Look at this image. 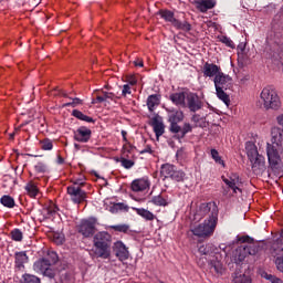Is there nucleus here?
Masks as SVG:
<instances>
[{
  "mask_svg": "<svg viewBox=\"0 0 283 283\" xmlns=\"http://www.w3.org/2000/svg\"><path fill=\"white\" fill-rule=\"evenodd\" d=\"M222 69L213 63L206 62L202 66V74L206 78H216Z\"/></svg>",
  "mask_w": 283,
  "mask_h": 283,
  "instance_id": "f8f14e48",
  "label": "nucleus"
},
{
  "mask_svg": "<svg viewBox=\"0 0 283 283\" xmlns=\"http://www.w3.org/2000/svg\"><path fill=\"white\" fill-rule=\"evenodd\" d=\"M220 42L227 45V48H231V50H235V43L231 40V38H228L226 35H222L220 38Z\"/></svg>",
  "mask_w": 283,
  "mask_h": 283,
  "instance_id": "a18cd8bd",
  "label": "nucleus"
},
{
  "mask_svg": "<svg viewBox=\"0 0 283 283\" xmlns=\"http://www.w3.org/2000/svg\"><path fill=\"white\" fill-rule=\"evenodd\" d=\"M245 151L248 154L249 160H252L253 158H256L260 156V153H258V146H255L253 142H248L245 144Z\"/></svg>",
  "mask_w": 283,
  "mask_h": 283,
  "instance_id": "5701e85b",
  "label": "nucleus"
},
{
  "mask_svg": "<svg viewBox=\"0 0 283 283\" xmlns=\"http://www.w3.org/2000/svg\"><path fill=\"white\" fill-rule=\"evenodd\" d=\"M211 158L217 163V165H222L224 167V160L220 157V153L217 149L212 148L210 150Z\"/></svg>",
  "mask_w": 283,
  "mask_h": 283,
  "instance_id": "ea45409f",
  "label": "nucleus"
},
{
  "mask_svg": "<svg viewBox=\"0 0 283 283\" xmlns=\"http://www.w3.org/2000/svg\"><path fill=\"white\" fill-rule=\"evenodd\" d=\"M151 187V181H149L148 177H143L139 179H135L130 184L132 191H135L136 193L140 191H147Z\"/></svg>",
  "mask_w": 283,
  "mask_h": 283,
  "instance_id": "9b49d317",
  "label": "nucleus"
},
{
  "mask_svg": "<svg viewBox=\"0 0 283 283\" xmlns=\"http://www.w3.org/2000/svg\"><path fill=\"white\" fill-rule=\"evenodd\" d=\"M25 191L31 198H36V195L39 193V188L36 187V185H34V182L30 181L25 186Z\"/></svg>",
  "mask_w": 283,
  "mask_h": 283,
  "instance_id": "e433bc0d",
  "label": "nucleus"
},
{
  "mask_svg": "<svg viewBox=\"0 0 283 283\" xmlns=\"http://www.w3.org/2000/svg\"><path fill=\"white\" fill-rule=\"evenodd\" d=\"M260 99L264 109L277 112L282 108V98H280V94H277V91L273 86H265L260 93Z\"/></svg>",
  "mask_w": 283,
  "mask_h": 283,
  "instance_id": "f03ea898",
  "label": "nucleus"
},
{
  "mask_svg": "<svg viewBox=\"0 0 283 283\" xmlns=\"http://www.w3.org/2000/svg\"><path fill=\"white\" fill-rule=\"evenodd\" d=\"M78 233H82L84 238H92L96 233V219H84L77 226Z\"/></svg>",
  "mask_w": 283,
  "mask_h": 283,
  "instance_id": "20e7f679",
  "label": "nucleus"
},
{
  "mask_svg": "<svg viewBox=\"0 0 283 283\" xmlns=\"http://www.w3.org/2000/svg\"><path fill=\"white\" fill-rule=\"evenodd\" d=\"M72 116H74L75 118H77L78 120H84L85 123H94V118L83 114V112L78 111V109H74L72 112Z\"/></svg>",
  "mask_w": 283,
  "mask_h": 283,
  "instance_id": "f704fd0d",
  "label": "nucleus"
},
{
  "mask_svg": "<svg viewBox=\"0 0 283 283\" xmlns=\"http://www.w3.org/2000/svg\"><path fill=\"white\" fill-rule=\"evenodd\" d=\"M276 123H277V125H280V127H282V129H283V113L280 114L279 116H276Z\"/></svg>",
  "mask_w": 283,
  "mask_h": 283,
  "instance_id": "69168bd1",
  "label": "nucleus"
},
{
  "mask_svg": "<svg viewBox=\"0 0 283 283\" xmlns=\"http://www.w3.org/2000/svg\"><path fill=\"white\" fill-rule=\"evenodd\" d=\"M134 65L136 66V67H143V60H140V59H138L137 61H135L134 62Z\"/></svg>",
  "mask_w": 283,
  "mask_h": 283,
  "instance_id": "338daca9",
  "label": "nucleus"
},
{
  "mask_svg": "<svg viewBox=\"0 0 283 283\" xmlns=\"http://www.w3.org/2000/svg\"><path fill=\"white\" fill-rule=\"evenodd\" d=\"M1 205H3V207H7V209H14L15 202H14V198H12L9 195H4L1 197L0 199Z\"/></svg>",
  "mask_w": 283,
  "mask_h": 283,
  "instance_id": "2f4dec72",
  "label": "nucleus"
},
{
  "mask_svg": "<svg viewBox=\"0 0 283 283\" xmlns=\"http://www.w3.org/2000/svg\"><path fill=\"white\" fill-rule=\"evenodd\" d=\"M94 244L112 247V234L105 231L97 232L94 237Z\"/></svg>",
  "mask_w": 283,
  "mask_h": 283,
  "instance_id": "2eb2a0df",
  "label": "nucleus"
},
{
  "mask_svg": "<svg viewBox=\"0 0 283 283\" xmlns=\"http://www.w3.org/2000/svg\"><path fill=\"white\" fill-rule=\"evenodd\" d=\"M272 255L273 258H276L275 260V265H276V269L277 271H280L281 273H283V255H280V254H273V245H272Z\"/></svg>",
  "mask_w": 283,
  "mask_h": 283,
  "instance_id": "37998d69",
  "label": "nucleus"
},
{
  "mask_svg": "<svg viewBox=\"0 0 283 283\" xmlns=\"http://www.w3.org/2000/svg\"><path fill=\"white\" fill-rule=\"evenodd\" d=\"M272 144L274 147H281L283 149V129L274 127L271 130Z\"/></svg>",
  "mask_w": 283,
  "mask_h": 283,
  "instance_id": "f3484780",
  "label": "nucleus"
},
{
  "mask_svg": "<svg viewBox=\"0 0 283 283\" xmlns=\"http://www.w3.org/2000/svg\"><path fill=\"white\" fill-rule=\"evenodd\" d=\"M67 195L74 205H81V202H85V200H87V192L82 190L78 186H69Z\"/></svg>",
  "mask_w": 283,
  "mask_h": 283,
  "instance_id": "39448f33",
  "label": "nucleus"
},
{
  "mask_svg": "<svg viewBox=\"0 0 283 283\" xmlns=\"http://www.w3.org/2000/svg\"><path fill=\"white\" fill-rule=\"evenodd\" d=\"M134 211H136L137 216H140L142 218H144V220H156V216L154 214V212L145 209V208H133Z\"/></svg>",
  "mask_w": 283,
  "mask_h": 283,
  "instance_id": "a878e982",
  "label": "nucleus"
},
{
  "mask_svg": "<svg viewBox=\"0 0 283 283\" xmlns=\"http://www.w3.org/2000/svg\"><path fill=\"white\" fill-rule=\"evenodd\" d=\"M94 255L95 258H102V260H108L109 255H112V245H99L94 244Z\"/></svg>",
  "mask_w": 283,
  "mask_h": 283,
  "instance_id": "dca6fc26",
  "label": "nucleus"
},
{
  "mask_svg": "<svg viewBox=\"0 0 283 283\" xmlns=\"http://www.w3.org/2000/svg\"><path fill=\"white\" fill-rule=\"evenodd\" d=\"M11 240L14 242H21L23 240V232L20 229H13L11 231Z\"/></svg>",
  "mask_w": 283,
  "mask_h": 283,
  "instance_id": "a19ab883",
  "label": "nucleus"
},
{
  "mask_svg": "<svg viewBox=\"0 0 283 283\" xmlns=\"http://www.w3.org/2000/svg\"><path fill=\"white\" fill-rule=\"evenodd\" d=\"M23 283H41V279H39L36 275L24 274Z\"/></svg>",
  "mask_w": 283,
  "mask_h": 283,
  "instance_id": "c03bdc74",
  "label": "nucleus"
},
{
  "mask_svg": "<svg viewBox=\"0 0 283 283\" xmlns=\"http://www.w3.org/2000/svg\"><path fill=\"white\" fill-rule=\"evenodd\" d=\"M81 103H83V101H81L78 97H75L72 99L71 105L72 107H76V105H81Z\"/></svg>",
  "mask_w": 283,
  "mask_h": 283,
  "instance_id": "0e129e2a",
  "label": "nucleus"
},
{
  "mask_svg": "<svg viewBox=\"0 0 283 283\" xmlns=\"http://www.w3.org/2000/svg\"><path fill=\"white\" fill-rule=\"evenodd\" d=\"M122 167H124L125 169H132L134 167V161L130 159H125L123 158L120 160Z\"/></svg>",
  "mask_w": 283,
  "mask_h": 283,
  "instance_id": "13d9d810",
  "label": "nucleus"
},
{
  "mask_svg": "<svg viewBox=\"0 0 283 283\" xmlns=\"http://www.w3.org/2000/svg\"><path fill=\"white\" fill-rule=\"evenodd\" d=\"M262 277H264V280H268L271 283H283L282 279H277L276 276H274L273 274H269V273H263Z\"/></svg>",
  "mask_w": 283,
  "mask_h": 283,
  "instance_id": "49530a36",
  "label": "nucleus"
},
{
  "mask_svg": "<svg viewBox=\"0 0 283 283\" xmlns=\"http://www.w3.org/2000/svg\"><path fill=\"white\" fill-rule=\"evenodd\" d=\"M224 185H227V187H229V189L233 190V193H242V189H240V187H242V181H240V176L235 172H230L227 177L222 176L221 177Z\"/></svg>",
  "mask_w": 283,
  "mask_h": 283,
  "instance_id": "423d86ee",
  "label": "nucleus"
},
{
  "mask_svg": "<svg viewBox=\"0 0 283 283\" xmlns=\"http://www.w3.org/2000/svg\"><path fill=\"white\" fill-rule=\"evenodd\" d=\"M107 101H116V95L114 93L102 91V93L96 96V99L93 101V104L105 103Z\"/></svg>",
  "mask_w": 283,
  "mask_h": 283,
  "instance_id": "393cba45",
  "label": "nucleus"
},
{
  "mask_svg": "<svg viewBox=\"0 0 283 283\" xmlns=\"http://www.w3.org/2000/svg\"><path fill=\"white\" fill-rule=\"evenodd\" d=\"M186 101H187L186 106L191 112H198L199 109H202V101L200 99L198 94H196V93H188L186 95Z\"/></svg>",
  "mask_w": 283,
  "mask_h": 283,
  "instance_id": "9d476101",
  "label": "nucleus"
},
{
  "mask_svg": "<svg viewBox=\"0 0 283 283\" xmlns=\"http://www.w3.org/2000/svg\"><path fill=\"white\" fill-rule=\"evenodd\" d=\"M111 228L119 233H127V231H129V227L127 224L111 226Z\"/></svg>",
  "mask_w": 283,
  "mask_h": 283,
  "instance_id": "864d4df0",
  "label": "nucleus"
},
{
  "mask_svg": "<svg viewBox=\"0 0 283 283\" xmlns=\"http://www.w3.org/2000/svg\"><path fill=\"white\" fill-rule=\"evenodd\" d=\"M53 147L54 145L50 139H44L41 142V149H43L44 151H52Z\"/></svg>",
  "mask_w": 283,
  "mask_h": 283,
  "instance_id": "09e8293b",
  "label": "nucleus"
},
{
  "mask_svg": "<svg viewBox=\"0 0 283 283\" xmlns=\"http://www.w3.org/2000/svg\"><path fill=\"white\" fill-rule=\"evenodd\" d=\"M283 148L277 147L275 145L268 144L266 147V154H268V160L271 165V167H275L280 165V153Z\"/></svg>",
  "mask_w": 283,
  "mask_h": 283,
  "instance_id": "0eeeda50",
  "label": "nucleus"
},
{
  "mask_svg": "<svg viewBox=\"0 0 283 283\" xmlns=\"http://www.w3.org/2000/svg\"><path fill=\"white\" fill-rule=\"evenodd\" d=\"M259 251L260 245L258 243H243L232 252L231 262L242 264V261L247 260L248 255H258Z\"/></svg>",
  "mask_w": 283,
  "mask_h": 283,
  "instance_id": "7ed1b4c3",
  "label": "nucleus"
},
{
  "mask_svg": "<svg viewBox=\"0 0 283 283\" xmlns=\"http://www.w3.org/2000/svg\"><path fill=\"white\" fill-rule=\"evenodd\" d=\"M210 271L216 273V275H222L224 273V266L222 262L218 260V258H213L210 261Z\"/></svg>",
  "mask_w": 283,
  "mask_h": 283,
  "instance_id": "412c9836",
  "label": "nucleus"
},
{
  "mask_svg": "<svg viewBox=\"0 0 283 283\" xmlns=\"http://www.w3.org/2000/svg\"><path fill=\"white\" fill-rule=\"evenodd\" d=\"M48 216H54L56 213V211H59V207H56V205L54 203H50L49 207L45 209Z\"/></svg>",
  "mask_w": 283,
  "mask_h": 283,
  "instance_id": "4d7b16f0",
  "label": "nucleus"
},
{
  "mask_svg": "<svg viewBox=\"0 0 283 283\" xmlns=\"http://www.w3.org/2000/svg\"><path fill=\"white\" fill-rule=\"evenodd\" d=\"M170 101L175 105H179V107H187V103H185V101H187V95H185L182 92L171 94Z\"/></svg>",
  "mask_w": 283,
  "mask_h": 283,
  "instance_id": "aec40b11",
  "label": "nucleus"
},
{
  "mask_svg": "<svg viewBox=\"0 0 283 283\" xmlns=\"http://www.w3.org/2000/svg\"><path fill=\"white\" fill-rule=\"evenodd\" d=\"M150 125L156 134V138L159 139L163 134H165V124L160 117H153L150 119Z\"/></svg>",
  "mask_w": 283,
  "mask_h": 283,
  "instance_id": "6ab92c4d",
  "label": "nucleus"
},
{
  "mask_svg": "<svg viewBox=\"0 0 283 283\" xmlns=\"http://www.w3.org/2000/svg\"><path fill=\"white\" fill-rule=\"evenodd\" d=\"M158 105H160V95L154 94V95L148 96L147 106H148L149 112H154V109H156V107H158Z\"/></svg>",
  "mask_w": 283,
  "mask_h": 283,
  "instance_id": "bb28decb",
  "label": "nucleus"
},
{
  "mask_svg": "<svg viewBox=\"0 0 283 283\" xmlns=\"http://www.w3.org/2000/svg\"><path fill=\"white\" fill-rule=\"evenodd\" d=\"M193 3L199 12H208L216 8V0H195Z\"/></svg>",
  "mask_w": 283,
  "mask_h": 283,
  "instance_id": "a211bd4d",
  "label": "nucleus"
},
{
  "mask_svg": "<svg viewBox=\"0 0 283 283\" xmlns=\"http://www.w3.org/2000/svg\"><path fill=\"white\" fill-rule=\"evenodd\" d=\"M74 138L77 143H87L92 138V130L85 126H81L75 130Z\"/></svg>",
  "mask_w": 283,
  "mask_h": 283,
  "instance_id": "4468645a",
  "label": "nucleus"
},
{
  "mask_svg": "<svg viewBox=\"0 0 283 283\" xmlns=\"http://www.w3.org/2000/svg\"><path fill=\"white\" fill-rule=\"evenodd\" d=\"M251 276L249 274L237 272L233 275L232 283H251Z\"/></svg>",
  "mask_w": 283,
  "mask_h": 283,
  "instance_id": "c85d7f7f",
  "label": "nucleus"
},
{
  "mask_svg": "<svg viewBox=\"0 0 283 283\" xmlns=\"http://www.w3.org/2000/svg\"><path fill=\"white\" fill-rule=\"evenodd\" d=\"M175 170H176V166L171 164H164L160 168V176L163 178H171Z\"/></svg>",
  "mask_w": 283,
  "mask_h": 283,
  "instance_id": "cd10ccee",
  "label": "nucleus"
},
{
  "mask_svg": "<svg viewBox=\"0 0 283 283\" xmlns=\"http://www.w3.org/2000/svg\"><path fill=\"white\" fill-rule=\"evenodd\" d=\"M224 90L226 88H219V90H216V92H217L218 98L222 101V103H224L227 107H229V105H231V98L229 97V94L224 92Z\"/></svg>",
  "mask_w": 283,
  "mask_h": 283,
  "instance_id": "7c9ffc66",
  "label": "nucleus"
},
{
  "mask_svg": "<svg viewBox=\"0 0 283 283\" xmlns=\"http://www.w3.org/2000/svg\"><path fill=\"white\" fill-rule=\"evenodd\" d=\"M116 258L120 260V262H124V260H128L129 258V250H127V247L122 241H117L114 243L113 247Z\"/></svg>",
  "mask_w": 283,
  "mask_h": 283,
  "instance_id": "ddd939ff",
  "label": "nucleus"
},
{
  "mask_svg": "<svg viewBox=\"0 0 283 283\" xmlns=\"http://www.w3.org/2000/svg\"><path fill=\"white\" fill-rule=\"evenodd\" d=\"M52 265L48 259H41L34 263L33 269L36 273H44Z\"/></svg>",
  "mask_w": 283,
  "mask_h": 283,
  "instance_id": "4be33fe9",
  "label": "nucleus"
},
{
  "mask_svg": "<svg viewBox=\"0 0 283 283\" xmlns=\"http://www.w3.org/2000/svg\"><path fill=\"white\" fill-rule=\"evenodd\" d=\"M193 127L189 123H185L184 127L181 128V135L180 138H185L189 132H192Z\"/></svg>",
  "mask_w": 283,
  "mask_h": 283,
  "instance_id": "6e6d98bb",
  "label": "nucleus"
},
{
  "mask_svg": "<svg viewBox=\"0 0 283 283\" xmlns=\"http://www.w3.org/2000/svg\"><path fill=\"white\" fill-rule=\"evenodd\" d=\"M126 83H128V85L134 86L138 83V77H136V75H127Z\"/></svg>",
  "mask_w": 283,
  "mask_h": 283,
  "instance_id": "bf43d9fd",
  "label": "nucleus"
},
{
  "mask_svg": "<svg viewBox=\"0 0 283 283\" xmlns=\"http://www.w3.org/2000/svg\"><path fill=\"white\" fill-rule=\"evenodd\" d=\"M55 244H63V237H57L55 240H54Z\"/></svg>",
  "mask_w": 283,
  "mask_h": 283,
  "instance_id": "774afa93",
  "label": "nucleus"
},
{
  "mask_svg": "<svg viewBox=\"0 0 283 283\" xmlns=\"http://www.w3.org/2000/svg\"><path fill=\"white\" fill-rule=\"evenodd\" d=\"M199 214L206 216L203 223L191 229L197 238H211L218 227V206L216 203H202L199 208Z\"/></svg>",
  "mask_w": 283,
  "mask_h": 283,
  "instance_id": "f257e3e1",
  "label": "nucleus"
},
{
  "mask_svg": "<svg viewBox=\"0 0 283 283\" xmlns=\"http://www.w3.org/2000/svg\"><path fill=\"white\" fill-rule=\"evenodd\" d=\"M273 255H283V231L281 238L273 243Z\"/></svg>",
  "mask_w": 283,
  "mask_h": 283,
  "instance_id": "c756f323",
  "label": "nucleus"
},
{
  "mask_svg": "<svg viewBox=\"0 0 283 283\" xmlns=\"http://www.w3.org/2000/svg\"><path fill=\"white\" fill-rule=\"evenodd\" d=\"M191 122L195 123V127H207V118L205 116L195 114L191 117Z\"/></svg>",
  "mask_w": 283,
  "mask_h": 283,
  "instance_id": "473e14b6",
  "label": "nucleus"
},
{
  "mask_svg": "<svg viewBox=\"0 0 283 283\" xmlns=\"http://www.w3.org/2000/svg\"><path fill=\"white\" fill-rule=\"evenodd\" d=\"M250 163L252 166V171L255 174V176H262V174H264L266 170V163L264 161V156L262 155L250 159Z\"/></svg>",
  "mask_w": 283,
  "mask_h": 283,
  "instance_id": "1a4fd4ad",
  "label": "nucleus"
},
{
  "mask_svg": "<svg viewBox=\"0 0 283 283\" xmlns=\"http://www.w3.org/2000/svg\"><path fill=\"white\" fill-rule=\"evenodd\" d=\"M172 180H176L177 182H180L185 178V172L180 170H175L170 177Z\"/></svg>",
  "mask_w": 283,
  "mask_h": 283,
  "instance_id": "3c124183",
  "label": "nucleus"
},
{
  "mask_svg": "<svg viewBox=\"0 0 283 283\" xmlns=\"http://www.w3.org/2000/svg\"><path fill=\"white\" fill-rule=\"evenodd\" d=\"M168 120L169 123H182L185 120V113L182 111H168Z\"/></svg>",
  "mask_w": 283,
  "mask_h": 283,
  "instance_id": "b1692460",
  "label": "nucleus"
},
{
  "mask_svg": "<svg viewBox=\"0 0 283 283\" xmlns=\"http://www.w3.org/2000/svg\"><path fill=\"white\" fill-rule=\"evenodd\" d=\"M150 202H153V205H156L157 207H167V199H165V197H163L161 195L153 197Z\"/></svg>",
  "mask_w": 283,
  "mask_h": 283,
  "instance_id": "58836bf2",
  "label": "nucleus"
},
{
  "mask_svg": "<svg viewBox=\"0 0 283 283\" xmlns=\"http://www.w3.org/2000/svg\"><path fill=\"white\" fill-rule=\"evenodd\" d=\"M170 132L172 134H178V138H181L182 128L178 125V123H170Z\"/></svg>",
  "mask_w": 283,
  "mask_h": 283,
  "instance_id": "8fccbe9b",
  "label": "nucleus"
},
{
  "mask_svg": "<svg viewBox=\"0 0 283 283\" xmlns=\"http://www.w3.org/2000/svg\"><path fill=\"white\" fill-rule=\"evenodd\" d=\"M48 258L49 259L46 260L50 262L51 265L56 264V262H59V254H56V252L54 251L49 252Z\"/></svg>",
  "mask_w": 283,
  "mask_h": 283,
  "instance_id": "5fc2aeb1",
  "label": "nucleus"
},
{
  "mask_svg": "<svg viewBox=\"0 0 283 283\" xmlns=\"http://www.w3.org/2000/svg\"><path fill=\"white\" fill-rule=\"evenodd\" d=\"M271 60H272L274 65H282L283 66V54L282 53L274 52L271 55Z\"/></svg>",
  "mask_w": 283,
  "mask_h": 283,
  "instance_id": "79ce46f5",
  "label": "nucleus"
},
{
  "mask_svg": "<svg viewBox=\"0 0 283 283\" xmlns=\"http://www.w3.org/2000/svg\"><path fill=\"white\" fill-rule=\"evenodd\" d=\"M127 209V206H125L124 203H115L113 206V211H123Z\"/></svg>",
  "mask_w": 283,
  "mask_h": 283,
  "instance_id": "680f3d73",
  "label": "nucleus"
},
{
  "mask_svg": "<svg viewBox=\"0 0 283 283\" xmlns=\"http://www.w3.org/2000/svg\"><path fill=\"white\" fill-rule=\"evenodd\" d=\"M34 169L36 171V174H48V165H45V163H38L34 166Z\"/></svg>",
  "mask_w": 283,
  "mask_h": 283,
  "instance_id": "de8ad7c7",
  "label": "nucleus"
},
{
  "mask_svg": "<svg viewBox=\"0 0 283 283\" xmlns=\"http://www.w3.org/2000/svg\"><path fill=\"white\" fill-rule=\"evenodd\" d=\"M83 185H85V181H83V179H76L73 185H71V187H83Z\"/></svg>",
  "mask_w": 283,
  "mask_h": 283,
  "instance_id": "e2e57ef3",
  "label": "nucleus"
},
{
  "mask_svg": "<svg viewBox=\"0 0 283 283\" xmlns=\"http://www.w3.org/2000/svg\"><path fill=\"white\" fill-rule=\"evenodd\" d=\"M172 25L177 30H182L184 32H189V30H191V24H189L187 21L180 22L179 20H176L175 24Z\"/></svg>",
  "mask_w": 283,
  "mask_h": 283,
  "instance_id": "4c0bfd02",
  "label": "nucleus"
},
{
  "mask_svg": "<svg viewBox=\"0 0 283 283\" xmlns=\"http://www.w3.org/2000/svg\"><path fill=\"white\" fill-rule=\"evenodd\" d=\"M42 275H44V277H49L50 280H54L56 275V270L52 269V266L50 265L48 270L42 272Z\"/></svg>",
  "mask_w": 283,
  "mask_h": 283,
  "instance_id": "603ef678",
  "label": "nucleus"
},
{
  "mask_svg": "<svg viewBox=\"0 0 283 283\" xmlns=\"http://www.w3.org/2000/svg\"><path fill=\"white\" fill-rule=\"evenodd\" d=\"M127 94H132V86L129 84H124L122 88V96H127Z\"/></svg>",
  "mask_w": 283,
  "mask_h": 283,
  "instance_id": "052dcab7",
  "label": "nucleus"
},
{
  "mask_svg": "<svg viewBox=\"0 0 283 283\" xmlns=\"http://www.w3.org/2000/svg\"><path fill=\"white\" fill-rule=\"evenodd\" d=\"M25 262H28V254H25V252H17L15 253V264L19 269H21V266H23V264H25Z\"/></svg>",
  "mask_w": 283,
  "mask_h": 283,
  "instance_id": "c9c22d12",
  "label": "nucleus"
},
{
  "mask_svg": "<svg viewBox=\"0 0 283 283\" xmlns=\"http://www.w3.org/2000/svg\"><path fill=\"white\" fill-rule=\"evenodd\" d=\"M216 90H229L233 83V78L222 71L213 78Z\"/></svg>",
  "mask_w": 283,
  "mask_h": 283,
  "instance_id": "6e6552de",
  "label": "nucleus"
},
{
  "mask_svg": "<svg viewBox=\"0 0 283 283\" xmlns=\"http://www.w3.org/2000/svg\"><path fill=\"white\" fill-rule=\"evenodd\" d=\"M159 14L161 19H165L166 21H168V23H171V25H174L177 21L176 18L174 17V12L169 10H161L159 11Z\"/></svg>",
  "mask_w": 283,
  "mask_h": 283,
  "instance_id": "72a5a7b5",
  "label": "nucleus"
}]
</instances>
